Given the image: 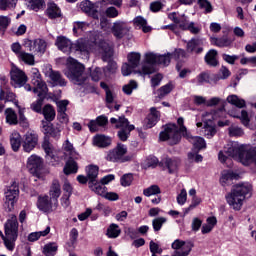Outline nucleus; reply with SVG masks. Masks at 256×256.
<instances>
[{
	"mask_svg": "<svg viewBox=\"0 0 256 256\" xmlns=\"http://www.w3.org/2000/svg\"><path fill=\"white\" fill-rule=\"evenodd\" d=\"M181 136L188 139L190 143L194 146L197 151H201V149H205L207 147V143L205 139L199 136H193L187 129H165L160 132L159 138L160 141H168L170 145H177L179 141H181Z\"/></svg>",
	"mask_w": 256,
	"mask_h": 256,
	"instance_id": "1",
	"label": "nucleus"
},
{
	"mask_svg": "<svg viewBox=\"0 0 256 256\" xmlns=\"http://www.w3.org/2000/svg\"><path fill=\"white\" fill-rule=\"evenodd\" d=\"M253 195V185L249 182H241L232 186L231 191L226 194L225 199L234 211H241L245 199Z\"/></svg>",
	"mask_w": 256,
	"mask_h": 256,
	"instance_id": "2",
	"label": "nucleus"
},
{
	"mask_svg": "<svg viewBox=\"0 0 256 256\" xmlns=\"http://www.w3.org/2000/svg\"><path fill=\"white\" fill-rule=\"evenodd\" d=\"M55 45L59 51L66 53V55L77 53L78 55L89 57V53H91V43L87 39L83 38H80L73 43L65 36H58L56 38Z\"/></svg>",
	"mask_w": 256,
	"mask_h": 256,
	"instance_id": "3",
	"label": "nucleus"
},
{
	"mask_svg": "<svg viewBox=\"0 0 256 256\" xmlns=\"http://www.w3.org/2000/svg\"><path fill=\"white\" fill-rule=\"evenodd\" d=\"M66 65L68 67V70L65 71L66 77L74 83V85H84L88 78L87 73H85V66L72 57L67 59Z\"/></svg>",
	"mask_w": 256,
	"mask_h": 256,
	"instance_id": "4",
	"label": "nucleus"
},
{
	"mask_svg": "<svg viewBox=\"0 0 256 256\" xmlns=\"http://www.w3.org/2000/svg\"><path fill=\"white\" fill-rule=\"evenodd\" d=\"M19 236V222L17 221V216L11 215L10 218L5 223V236H2L4 245L8 251H13L15 249V242Z\"/></svg>",
	"mask_w": 256,
	"mask_h": 256,
	"instance_id": "5",
	"label": "nucleus"
},
{
	"mask_svg": "<svg viewBox=\"0 0 256 256\" xmlns=\"http://www.w3.org/2000/svg\"><path fill=\"white\" fill-rule=\"evenodd\" d=\"M185 55V50L178 49L174 53H167L162 55L148 52L144 57L148 65H162L163 67H167L169 63H171V59H181V57H185Z\"/></svg>",
	"mask_w": 256,
	"mask_h": 256,
	"instance_id": "6",
	"label": "nucleus"
},
{
	"mask_svg": "<svg viewBox=\"0 0 256 256\" xmlns=\"http://www.w3.org/2000/svg\"><path fill=\"white\" fill-rule=\"evenodd\" d=\"M105 159L110 163H127L131 157L127 156V145L118 143L116 147L106 151Z\"/></svg>",
	"mask_w": 256,
	"mask_h": 256,
	"instance_id": "7",
	"label": "nucleus"
},
{
	"mask_svg": "<svg viewBox=\"0 0 256 256\" xmlns=\"http://www.w3.org/2000/svg\"><path fill=\"white\" fill-rule=\"evenodd\" d=\"M31 75H32L33 93H35V95H37L38 97L47 95V92L49 91V89L47 88V84L45 83V81H43V79L41 78V73L39 72V69L32 68Z\"/></svg>",
	"mask_w": 256,
	"mask_h": 256,
	"instance_id": "8",
	"label": "nucleus"
},
{
	"mask_svg": "<svg viewBox=\"0 0 256 256\" xmlns=\"http://www.w3.org/2000/svg\"><path fill=\"white\" fill-rule=\"evenodd\" d=\"M194 244L191 241H183L176 239L172 244L171 248L174 250L172 256H188L193 250Z\"/></svg>",
	"mask_w": 256,
	"mask_h": 256,
	"instance_id": "9",
	"label": "nucleus"
},
{
	"mask_svg": "<svg viewBox=\"0 0 256 256\" xmlns=\"http://www.w3.org/2000/svg\"><path fill=\"white\" fill-rule=\"evenodd\" d=\"M27 169L34 177L41 179V170L43 169V159L38 155L32 154L27 160Z\"/></svg>",
	"mask_w": 256,
	"mask_h": 256,
	"instance_id": "10",
	"label": "nucleus"
},
{
	"mask_svg": "<svg viewBox=\"0 0 256 256\" xmlns=\"http://www.w3.org/2000/svg\"><path fill=\"white\" fill-rule=\"evenodd\" d=\"M36 205L42 213H53L59 207V202H55L48 195H45L38 197Z\"/></svg>",
	"mask_w": 256,
	"mask_h": 256,
	"instance_id": "11",
	"label": "nucleus"
},
{
	"mask_svg": "<svg viewBox=\"0 0 256 256\" xmlns=\"http://www.w3.org/2000/svg\"><path fill=\"white\" fill-rule=\"evenodd\" d=\"M17 197H19V186L13 182L5 192V205L8 207V211H11L15 207Z\"/></svg>",
	"mask_w": 256,
	"mask_h": 256,
	"instance_id": "12",
	"label": "nucleus"
},
{
	"mask_svg": "<svg viewBox=\"0 0 256 256\" xmlns=\"http://www.w3.org/2000/svg\"><path fill=\"white\" fill-rule=\"evenodd\" d=\"M24 47L31 51L32 53H40V55H43L47 49V42L43 39H25L24 40Z\"/></svg>",
	"mask_w": 256,
	"mask_h": 256,
	"instance_id": "13",
	"label": "nucleus"
},
{
	"mask_svg": "<svg viewBox=\"0 0 256 256\" xmlns=\"http://www.w3.org/2000/svg\"><path fill=\"white\" fill-rule=\"evenodd\" d=\"M11 75V85L13 87H23L27 83V75L23 70L19 69L17 66H13L10 72Z\"/></svg>",
	"mask_w": 256,
	"mask_h": 256,
	"instance_id": "14",
	"label": "nucleus"
},
{
	"mask_svg": "<svg viewBox=\"0 0 256 256\" xmlns=\"http://www.w3.org/2000/svg\"><path fill=\"white\" fill-rule=\"evenodd\" d=\"M160 167L167 169L168 173L173 174L179 169L181 160L177 157L164 156L159 162Z\"/></svg>",
	"mask_w": 256,
	"mask_h": 256,
	"instance_id": "15",
	"label": "nucleus"
},
{
	"mask_svg": "<svg viewBox=\"0 0 256 256\" xmlns=\"http://www.w3.org/2000/svg\"><path fill=\"white\" fill-rule=\"evenodd\" d=\"M37 143H39V136L36 133L27 132L22 141L23 150L25 153H31L37 147Z\"/></svg>",
	"mask_w": 256,
	"mask_h": 256,
	"instance_id": "16",
	"label": "nucleus"
},
{
	"mask_svg": "<svg viewBox=\"0 0 256 256\" xmlns=\"http://www.w3.org/2000/svg\"><path fill=\"white\" fill-rule=\"evenodd\" d=\"M45 75L50 79V83L53 87H65V85H67V81L58 71L49 68V70L45 72Z\"/></svg>",
	"mask_w": 256,
	"mask_h": 256,
	"instance_id": "17",
	"label": "nucleus"
},
{
	"mask_svg": "<svg viewBox=\"0 0 256 256\" xmlns=\"http://www.w3.org/2000/svg\"><path fill=\"white\" fill-rule=\"evenodd\" d=\"M112 33L116 39H123V37L129 35V26L122 21L114 22L112 26Z\"/></svg>",
	"mask_w": 256,
	"mask_h": 256,
	"instance_id": "18",
	"label": "nucleus"
},
{
	"mask_svg": "<svg viewBox=\"0 0 256 256\" xmlns=\"http://www.w3.org/2000/svg\"><path fill=\"white\" fill-rule=\"evenodd\" d=\"M205 43V39L203 38H192L187 43L186 51L188 53H196L199 55V53H203V45Z\"/></svg>",
	"mask_w": 256,
	"mask_h": 256,
	"instance_id": "19",
	"label": "nucleus"
},
{
	"mask_svg": "<svg viewBox=\"0 0 256 256\" xmlns=\"http://www.w3.org/2000/svg\"><path fill=\"white\" fill-rule=\"evenodd\" d=\"M112 143L113 139L106 135L98 134L93 137V145L99 149H107V147H111Z\"/></svg>",
	"mask_w": 256,
	"mask_h": 256,
	"instance_id": "20",
	"label": "nucleus"
},
{
	"mask_svg": "<svg viewBox=\"0 0 256 256\" xmlns=\"http://www.w3.org/2000/svg\"><path fill=\"white\" fill-rule=\"evenodd\" d=\"M234 179H239V174H236L233 171L224 170L221 173L220 184L222 187H229V185H233Z\"/></svg>",
	"mask_w": 256,
	"mask_h": 256,
	"instance_id": "21",
	"label": "nucleus"
},
{
	"mask_svg": "<svg viewBox=\"0 0 256 256\" xmlns=\"http://www.w3.org/2000/svg\"><path fill=\"white\" fill-rule=\"evenodd\" d=\"M58 107V119L60 123H69V117L67 116V105H69V101L67 100H60L56 102Z\"/></svg>",
	"mask_w": 256,
	"mask_h": 256,
	"instance_id": "22",
	"label": "nucleus"
},
{
	"mask_svg": "<svg viewBox=\"0 0 256 256\" xmlns=\"http://www.w3.org/2000/svg\"><path fill=\"white\" fill-rule=\"evenodd\" d=\"M98 53L103 61H109L113 57V48L107 42H101L98 46Z\"/></svg>",
	"mask_w": 256,
	"mask_h": 256,
	"instance_id": "23",
	"label": "nucleus"
},
{
	"mask_svg": "<svg viewBox=\"0 0 256 256\" xmlns=\"http://www.w3.org/2000/svg\"><path fill=\"white\" fill-rule=\"evenodd\" d=\"M49 196L53 201L59 203V197H61V184L59 183V180L52 181L49 189Z\"/></svg>",
	"mask_w": 256,
	"mask_h": 256,
	"instance_id": "24",
	"label": "nucleus"
},
{
	"mask_svg": "<svg viewBox=\"0 0 256 256\" xmlns=\"http://www.w3.org/2000/svg\"><path fill=\"white\" fill-rule=\"evenodd\" d=\"M229 115L236 119H240L244 127H249V123H251V118L249 117V113L247 112V110H242L241 113H237L236 110H232L229 112Z\"/></svg>",
	"mask_w": 256,
	"mask_h": 256,
	"instance_id": "25",
	"label": "nucleus"
},
{
	"mask_svg": "<svg viewBox=\"0 0 256 256\" xmlns=\"http://www.w3.org/2000/svg\"><path fill=\"white\" fill-rule=\"evenodd\" d=\"M46 15L49 19H57L58 17H61V9L55 2L50 1L47 4Z\"/></svg>",
	"mask_w": 256,
	"mask_h": 256,
	"instance_id": "26",
	"label": "nucleus"
},
{
	"mask_svg": "<svg viewBox=\"0 0 256 256\" xmlns=\"http://www.w3.org/2000/svg\"><path fill=\"white\" fill-rule=\"evenodd\" d=\"M80 9L87 15H90L94 19L97 18V8H95V5L91 3V1L86 0L81 2Z\"/></svg>",
	"mask_w": 256,
	"mask_h": 256,
	"instance_id": "27",
	"label": "nucleus"
},
{
	"mask_svg": "<svg viewBox=\"0 0 256 256\" xmlns=\"http://www.w3.org/2000/svg\"><path fill=\"white\" fill-rule=\"evenodd\" d=\"M42 149L45 152L46 159H54V161H57V157L55 156V148L48 139L44 138V141L42 142Z\"/></svg>",
	"mask_w": 256,
	"mask_h": 256,
	"instance_id": "28",
	"label": "nucleus"
},
{
	"mask_svg": "<svg viewBox=\"0 0 256 256\" xmlns=\"http://www.w3.org/2000/svg\"><path fill=\"white\" fill-rule=\"evenodd\" d=\"M15 93L11 91L9 86L3 84L0 87V101H15Z\"/></svg>",
	"mask_w": 256,
	"mask_h": 256,
	"instance_id": "29",
	"label": "nucleus"
},
{
	"mask_svg": "<svg viewBox=\"0 0 256 256\" xmlns=\"http://www.w3.org/2000/svg\"><path fill=\"white\" fill-rule=\"evenodd\" d=\"M88 187L93 191V193L100 195V197H103L107 191V187L97 180L95 182H88Z\"/></svg>",
	"mask_w": 256,
	"mask_h": 256,
	"instance_id": "30",
	"label": "nucleus"
},
{
	"mask_svg": "<svg viewBox=\"0 0 256 256\" xmlns=\"http://www.w3.org/2000/svg\"><path fill=\"white\" fill-rule=\"evenodd\" d=\"M211 45H215V47H231L233 40L227 36L222 38L211 37L210 38Z\"/></svg>",
	"mask_w": 256,
	"mask_h": 256,
	"instance_id": "31",
	"label": "nucleus"
},
{
	"mask_svg": "<svg viewBox=\"0 0 256 256\" xmlns=\"http://www.w3.org/2000/svg\"><path fill=\"white\" fill-rule=\"evenodd\" d=\"M110 123L120 129H135V126L129 125V120L125 117L111 118Z\"/></svg>",
	"mask_w": 256,
	"mask_h": 256,
	"instance_id": "32",
	"label": "nucleus"
},
{
	"mask_svg": "<svg viewBox=\"0 0 256 256\" xmlns=\"http://www.w3.org/2000/svg\"><path fill=\"white\" fill-rule=\"evenodd\" d=\"M134 27L142 29L143 33H149L151 31L150 26H147V20L143 16H137L133 20Z\"/></svg>",
	"mask_w": 256,
	"mask_h": 256,
	"instance_id": "33",
	"label": "nucleus"
},
{
	"mask_svg": "<svg viewBox=\"0 0 256 256\" xmlns=\"http://www.w3.org/2000/svg\"><path fill=\"white\" fill-rule=\"evenodd\" d=\"M107 123H109V118L105 115H100L95 120H90L87 127L90 129H94V127H105Z\"/></svg>",
	"mask_w": 256,
	"mask_h": 256,
	"instance_id": "34",
	"label": "nucleus"
},
{
	"mask_svg": "<svg viewBox=\"0 0 256 256\" xmlns=\"http://www.w3.org/2000/svg\"><path fill=\"white\" fill-rule=\"evenodd\" d=\"M10 145L15 153L21 149V134L19 132H13L10 135Z\"/></svg>",
	"mask_w": 256,
	"mask_h": 256,
	"instance_id": "35",
	"label": "nucleus"
},
{
	"mask_svg": "<svg viewBox=\"0 0 256 256\" xmlns=\"http://www.w3.org/2000/svg\"><path fill=\"white\" fill-rule=\"evenodd\" d=\"M51 233V227L47 226L45 230L39 232H32L28 235V241L34 243V241H39L41 237H47Z\"/></svg>",
	"mask_w": 256,
	"mask_h": 256,
	"instance_id": "36",
	"label": "nucleus"
},
{
	"mask_svg": "<svg viewBox=\"0 0 256 256\" xmlns=\"http://www.w3.org/2000/svg\"><path fill=\"white\" fill-rule=\"evenodd\" d=\"M228 103L230 105H234V107H238V109H243V107H246L247 103L242 98H239V96L232 94L227 97Z\"/></svg>",
	"mask_w": 256,
	"mask_h": 256,
	"instance_id": "37",
	"label": "nucleus"
},
{
	"mask_svg": "<svg viewBox=\"0 0 256 256\" xmlns=\"http://www.w3.org/2000/svg\"><path fill=\"white\" fill-rule=\"evenodd\" d=\"M40 114L44 115V118L46 119V121H49V122L53 121L56 115L55 109L53 108V106H51V104L45 105Z\"/></svg>",
	"mask_w": 256,
	"mask_h": 256,
	"instance_id": "38",
	"label": "nucleus"
},
{
	"mask_svg": "<svg viewBox=\"0 0 256 256\" xmlns=\"http://www.w3.org/2000/svg\"><path fill=\"white\" fill-rule=\"evenodd\" d=\"M98 176H99V167L95 165H90L87 169L88 183H94L95 181H97Z\"/></svg>",
	"mask_w": 256,
	"mask_h": 256,
	"instance_id": "39",
	"label": "nucleus"
},
{
	"mask_svg": "<svg viewBox=\"0 0 256 256\" xmlns=\"http://www.w3.org/2000/svg\"><path fill=\"white\" fill-rule=\"evenodd\" d=\"M205 61L207 65H211V67H217V65H219V61H217V50H210L205 56Z\"/></svg>",
	"mask_w": 256,
	"mask_h": 256,
	"instance_id": "40",
	"label": "nucleus"
},
{
	"mask_svg": "<svg viewBox=\"0 0 256 256\" xmlns=\"http://www.w3.org/2000/svg\"><path fill=\"white\" fill-rule=\"evenodd\" d=\"M6 115V123L9 125H17L19 120L17 119V114L15 113L14 109L8 108L5 110Z\"/></svg>",
	"mask_w": 256,
	"mask_h": 256,
	"instance_id": "41",
	"label": "nucleus"
},
{
	"mask_svg": "<svg viewBox=\"0 0 256 256\" xmlns=\"http://www.w3.org/2000/svg\"><path fill=\"white\" fill-rule=\"evenodd\" d=\"M106 235L107 237H109V239H117V237L121 235V230L119 228V225L111 224L107 229Z\"/></svg>",
	"mask_w": 256,
	"mask_h": 256,
	"instance_id": "42",
	"label": "nucleus"
},
{
	"mask_svg": "<svg viewBox=\"0 0 256 256\" xmlns=\"http://www.w3.org/2000/svg\"><path fill=\"white\" fill-rule=\"evenodd\" d=\"M139 87V84L137 83V81L135 80H130L128 82V84H125L122 87V91L125 95H132L133 91L137 90V88Z\"/></svg>",
	"mask_w": 256,
	"mask_h": 256,
	"instance_id": "43",
	"label": "nucleus"
},
{
	"mask_svg": "<svg viewBox=\"0 0 256 256\" xmlns=\"http://www.w3.org/2000/svg\"><path fill=\"white\" fill-rule=\"evenodd\" d=\"M128 62L132 67H134V69H137V67H139V63H141V54L137 52L128 54Z\"/></svg>",
	"mask_w": 256,
	"mask_h": 256,
	"instance_id": "44",
	"label": "nucleus"
},
{
	"mask_svg": "<svg viewBox=\"0 0 256 256\" xmlns=\"http://www.w3.org/2000/svg\"><path fill=\"white\" fill-rule=\"evenodd\" d=\"M202 121L204 123V129H215V119L213 118V114L206 113Z\"/></svg>",
	"mask_w": 256,
	"mask_h": 256,
	"instance_id": "45",
	"label": "nucleus"
},
{
	"mask_svg": "<svg viewBox=\"0 0 256 256\" xmlns=\"http://www.w3.org/2000/svg\"><path fill=\"white\" fill-rule=\"evenodd\" d=\"M16 107H18L19 111V123L21 125V127H24L25 129H27V127H29V120H27V118L25 117V108H21V106H19L18 102H15Z\"/></svg>",
	"mask_w": 256,
	"mask_h": 256,
	"instance_id": "46",
	"label": "nucleus"
},
{
	"mask_svg": "<svg viewBox=\"0 0 256 256\" xmlns=\"http://www.w3.org/2000/svg\"><path fill=\"white\" fill-rule=\"evenodd\" d=\"M79 167L77 166V162L75 160H68L65 167L64 173L65 175H71V173H77Z\"/></svg>",
	"mask_w": 256,
	"mask_h": 256,
	"instance_id": "47",
	"label": "nucleus"
},
{
	"mask_svg": "<svg viewBox=\"0 0 256 256\" xmlns=\"http://www.w3.org/2000/svg\"><path fill=\"white\" fill-rule=\"evenodd\" d=\"M38 97L39 98L31 104L30 109H32V111H34L35 113H42L43 101L45 99V95L38 96Z\"/></svg>",
	"mask_w": 256,
	"mask_h": 256,
	"instance_id": "48",
	"label": "nucleus"
},
{
	"mask_svg": "<svg viewBox=\"0 0 256 256\" xmlns=\"http://www.w3.org/2000/svg\"><path fill=\"white\" fill-rule=\"evenodd\" d=\"M19 61H23L26 65H35V56L31 53L23 52L18 57Z\"/></svg>",
	"mask_w": 256,
	"mask_h": 256,
	"instance_id": "49",
	"label": "nucleus"
},
{
	"mask_svg": "<svg viewBox=\"0 0 256 256\" xmlns=\"http://www.w3.org/2000/svg\"><path fill=\"white\" fill-rule=\"evenodd\" d=\"M61 137V131L59 129H46L44 131V139H47L48 141L50 139H59Z\"/></svg>",
	"mask_w": 256,
	"mask_h": 256,
	"instance_id": "50",
	"label": "nucleus"
},
{
	"mask_svg": "<svg viewBox=\"0 0 256 256\" xmlns=\"http://www.w3.org/2000/svg\"><path fill=\"white\" fill-rule=\"evenodd\" d=\"M58 246L55 243H49L44 246L43 253L45 256H55Z\"/></svg>",
	"mask_w": 256,
	"mask_h": 256,
	"instance_id": "51",
	"label": "nucleus"
},
{
	"mask_svg": "<svg viewBox=\"0 0 256 256\" xmlns=\"http://www.w3.org/2000/svg\"><path fill=\"white\" fill-rule=\"evenodd\" d=\"M159 194H161V188H159L158 185H151L143 190V195H145V197H151Z\"/></svg>",
	"mask_w": 256,
	"mask_h": 256,
	"instance_id": "52",
	"label": "nucleus"
},
{
	"mask_svg": "<svg viewBox=\"0 0 256 256\" xmlns=\"http://www.w3.org/2000/svg\"><path fill=\"white\" fill-rule=\"evenodd\" d=\"M27 1V5L29 7V9H31L32 11H39V9H43V5L45 4V2L43 0H26Z\"/></svg>",
	"mask_w": 256,
	"mask_h": 256,
	"instance_id": "53",
	"label": "nucleus"
},
{
	"mask_svg": "<svg viewBox=\"0 0 256 256\" xmlns=\"http://www.w3.org/2000/svg\"><path fill=\"white\" fill-rule=\"evenodd\" d=\"M17 5V0H0L1 11H6V9H15Z\"/></svg>",
	"mask_w": 256,
	"mask_h": 256,
	"instance_id": "54",
	"label": "nucleus"
},
{
	"mask_svg": "<svg viewBox=\"0 0 256 256\" xmlns=\"http://www.w3.org/2000/svg\"><path fill=\"white\" fill-rule=\"evenodd\" d=\"M173 89H175V85L170 82L159 89V96L165 97V95H169V93L173 91Z\"/></svg>",
	"mask_w": 256,
	"mask_h": 256,
	"instance_id": "55",
	"label": "nucleus"
},
{
	"mask_svg": "<svg viewBox=\"0 0 256 256\" xmlns=\"http://www.w3.org/2000/svg\"><path fill=\"white\" fill-rule=\"evenodd\" d=\"M164 223H167V218H165V217L155 218L152 221L154 231H161V227H163Z\"/></svg>",
	"mask_w": 256,
	"mask_h": 256,
	"instance_id": "56",
	"label": "nucleus"
},
{
	"mask_svg": "<svg viewBox=\"0 0 256 256\" xmlns=\"http://www.w3.org/2000/svg\"><path fill=\"white\" fill-rule=\"evenodd\" d=\"M177 25H179L180 29H182L183 31H187L189 25H191V22H189L187 16L181 15Z\"/></svg>",
	"mask_w": 256,
	"mask_h": 256,
	"instance_id": "57",
	"label": "nucleus"
},
{
	"mask_svg": "<svg viewBox=\"0 0 256 256\" xmlns=\"http://www.w3.org/2000/svg\"><path fill=\"white\" fill-rule=\"evenodd\" d=\"M201 198L197 197V196H194L192 198V202L191 204L189 205V207L185 208V211L184 213L187 214L189 213V211H193V209H195L196 207H198V205H201Z\"/></svg>",
	"mask_w": 256,
	"mask_h": 256,
	"instance_id": "58",
	"label": "nucleus"
},
{
	"mask_svg": "<svg viewBox=\"0 0 256 256\" xmlns=\"http://www.w3.org/2000/svg\"><path fill=\"white\" fill-rule=\"evenodd\" d=\"M120 183L122 187H129L133 183V174H124L120 179Z\"/></svg>",
	"mask_w": 256,
	"mask_h": 256,
	"instance_id": "59",
	"label": "nucleus"
},
{
	"mask_svg": "<svg viewBox=\"0 0 256 256\" xmlns=\"http://www.w3.org/2000/svg\"><path fill=\"white\" fill-rule=\"evenodd\" d=\"M176 201L178 205H185V203H187V190L182 189L180 193L177 195Z\"/></svg>",
	"mask_w": 256,
	"mask_h": 256,
	"instance_id": "60",
	"label": "nucleus"
},
{
	"mask_svg": "<svg viewBox=\"0 0 256 256\" xmlns=\"http://www.w3.org/2000/svg\"><path fill=\"white\" fill-rule=\"evenodd\" d=\"M117 135L120 141H127V139H129L131 136V129H120L117 132Z\"/></svg>",
	"mask_w": 256,
	"mask_h": 256,
	"instance_id": "61",
	"label": "nucleus"
},
{
	"mask_svg": "<svg viewBox=\"0 0 256 256\" xmlns=\"http://www.w3.org/2000/svg\"><path fill=\"white\" fill-rule=\"evenodd\" d=\"M194 82L196 83V85H203L204 83H209V74L201 73L196 77Z\"/></svg>",
	"mask_w": 256,
	"mask_h": 256,
	"instance_id": "62",
	"label": "nucleus"
},
{
	"mask_svg": "<svg viewBox=\"0 0 256 256\" xmlns=\"http://www.w3.org/2000/svg\"><path fill=\"white\" fill-rule=\"evenodd\" d=\"M198 5H200L201 9H204L205 13H211L213 11L211 3L207 0H198Z\"/></svg>",
	"mask_w": 256,
	"mask_h": 256,
	"instance_id": "63",
	"label": "nucleus"
},
{
	"mask_svg": "<svg viewBox=\"0 0 256 256\" xmlns=\"http://www.w3.org/2000/svg\"><path fill=\"white\" fill-rule=\"evenodd\" d=\"M89 27V24L87 22H76L73 27L74 33H77L79 31H85Z\"/></svg>",
	"mask_w": 256,
	"mask_h": 256,
	"instance_id": "64",
	"label": "nucleus"
}]
</instances>
